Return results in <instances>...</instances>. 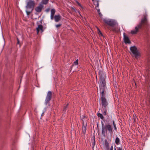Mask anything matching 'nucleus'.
Wrapping results in <instances>:
<instances>
[{"label":"nucleus","instance_id":"1","mask_svg":"<svg viewBox=\"0 0 150 150\" xmlns=\"http://www.w3.org/2000/svg\"><path fill=\"white\" fill-rule=\"evenodd\" d=\"M149 27L146 15H144V17L141 20V22L135 28V30H131V33L132 34H136L139 32L140 30H143L144 29H148Z\"/></svg>","mask_w":150,"mask_h":150},{"label":"nucleus","instance_id":"2","mask_svg":"<svg viewBox=\"0 0 150 150\" xmlns=\"http://www.w3.org/2000/svg\"><path fill=\"white\" fill-rule=\"evenodd\" d=\"M97 71L99 73L100 76V91L101 93L100 99L105 98V88H106V83L104 78V75L103 73L102 69H98Z\"/></svg>","mask_w":150,"mask_h":150},{"label":"nucleus","instance_id":"3","mask_svg":"<svg viewBox=\"0 0 150 150\" xmlns=\"http://www.w3.org/2000/svg\"><path fill=\"white\" fill-rule=\"evenodd\" d=\"M102 125V134L103 135L105 136L106 134L107 133L108 131V132L109 133H110L111 135L113 133V128L111 125L108 124L105 125H104L103 122L101 121V122Z\"/></svg>","mask_w":150,"mask_h":150},{"label":"nucleus","instance_id":"4","mask_svg":"<svg viewBox=\"0 0 150 150\" xmlns=\"http://www.w3.org/2000/svg\"><path fill=\"white\" fill-rule=\"evenodd\" d=\"M103 21L107 25V27L108 30L113 31L115 30V28L114 27L116 25L117 23L115 20L111 19H104Z\"/></svg>","mask_w":150,"mask_h":150},{"label":"nucleus","instance_id":"5","mask_svg":"<svg viewBox=\"0 0 150 150\" xmlns=\"http://www.w3.org/2000/svg\"><path fill=\"white\" fill-rule=\"evenodd\" d=\"M130 50L136 59H137L140 57L141 54L137 50V48L135 46L131 47Z\"/></svg>","mask_w":150,"mask_h":150},{"label":"nucleus","instance_id":"6","mask_svg":"<svg viewBox=\"0 0 150 150\" xmlns=\"http://www.w3.org/2000/svg\"><path fill=\"white\" fill-rule=\"evenodd\" d=\"M35 6V3L34 1L32 0H29L27 3L26 8L27 9H31L32 11H33Z\"/></svg>","mask_w":150,"mask_h":150},{"label":"nucleus","instance_id":"7","mask_svg":"<svg viewBox=\"0 0 150 150\" xmlns=\"http://www.w3.org/2000/svg\"><path fill=\"white\" fill-rule=\"evenodd\" d=\"M52 92L51 91H49L47 93L45 100V104L46 105H47L49 103L50 101L52 99Z\"/></svg>","mask_w":150,"mask_h":150},{"label":"nucleus","instance_id":"8","mask_svg":"<svg viewBox=\"0 0 150 150\" xmlns=\"http://www.w3.org/2000/svg\"><path fill=\"white\" fill-rule=\"evenodd\" d=\"M102 106L103 108H105L108 105V102L105 98L100 99Z\"/></svg>","mask_w":150,"mask_h":150},{"label":"nucleus","instance_id":"9","mask_svg":"<svg viewBox=\"0 0 150 150\" xmlns=\"http://www.w3.org/2000/svg\"><path fill=\"white\" fill-rule=\"evenodd\" d=\"M123 36L124 40L125 43L126 44H130L131 43V41H130L129 37L127 36L126 35L125 33H124Z\"/></svg>","mask_w":150,"mask_h":150},{"label":"nucleus","instance_id":"10","mask_svg":"<svg viewBox=\"0 0 150 150\" xmlns=\"http://www.w3.org/2000/svg\"><path fill=\"white\" fill-rule=\"evenodd\" d=\"M43 6L41 4H40L39 6L36 7L35 8V11L38 13L40 12L42 9Z\"/></svg>","mask_w":150,"mask_h":150},{"label":"nucleus","instance_id":"11","mask_svg":"<svg viewBox=\"0 0 150 150\" xmlns=\"http://www.w3.org/2000/svg\"><path fill=\"white\" fill-rule=\"evenodd\" d=\"M43 26L42 25H38V27L36 28V31L37 34H38L40 30L41 31V33L43 31Z\"/></svg>","mask_w":150,"mask_h":150},{"label":"nucleus","instance_id":"12","mask_svg":"<svg viewBox=\"0 0 150 150\" xmlns=\"http://www.w3.org/2000/svg\"><path fill=\"white\" fill-rule=\"evenodd\" d=\"M82 124L83 126L82 127V133H83L84 134H86V130L87 123H86V124L85 125L84 124V121L83 120Z\"/></svg>","mask_w":150,"mask_h":150},{"label":"nucleus","instance_id":"13","mask_svg":"<svg viewBox=\"0 0 150 150\" xmlns=\"http://www.w3.org/2000/svg\"><path fill=\"white\" fill-rule=\"evenodd\" d=\"M61 18V16L59 15H55L54 16V19L56 22H58L60 21Z\"/></svg>","mask_w":150,"mask_h":150},{"label":"nucleus","instance_id":"14","mask_svg":"<svg viewBox=\"0 0 150 150\" xmlns=\"http://www.w3.org/2000/svg\"><path fill=\"white\" fill-rule=\"evenodd\" d=\"M104 144L106 148V150H109V143L107 139L105 140Z\"/></svg>","mask_w":150,"mask_h":150},{"label":"nucleus","instance_id":"15","mask_svg":"<svg viewBox=\"0 0 150 150\" xmlns=\"http://www.w3.org/2000/svg\"><path fill=\"white\" fill-rule=\"evenodd\" d=\"M16 39L17 40V42L16 43V45H19V47H20L22 44V43L21 42H20L19 38L18 37H16Z\"/></svg>","mask_w":150,"mask_h":150},{"label":"nucleus","instance_id":"16","mask_svg":"<svg viewBox=\"0 0 150 150\" xmlns=\"http://www.w3.org/2000/svg\"><path fill=\"white\" fill-rule=\"evenodd\" d=\"M98 0H95L94 1V4L96 6V8L99 6V2Z\"/></svg>","mask_w":150,"mask_h":150},{"label":"nucleus","instance_id":"17","mask_svg":"<svg viewBox=\"0 0 150 150\" xmlns=\"http://www.w3.org/2000/svg\"><path fill=\"white\" fill-rule=\"evenodd\" d=\"M97 116L98 117H100L101 119L103 120H104V117L102 114H101L100 113H98L97 114Z\"/></svg>","mask_w":150,"mask_h":150},{"label":"nucleus","instance_id":"18","mask_svg":"<svg viewBox=\"0 0 150 150\" xmlns=\"http://www.w3.org/2000/svg\"><path fill=\"white\" fill-rule=\"evenodd\" d=\"M120 140L119 139L118 137H116L115 140V143L117 145H118L120 144Z\"/></svg>","mask_w":150,"mask_h":150},{"label":"nucleus","instance_id":"19","mask_svg":"<svg viewBox=\"0 0 150 150\" xmlns=\"http://www.w3.org/2000/svg\"><path fill=\"white\" fill-rule=\"evenodd\" d=\"M97 30H98V34L102 36H103V35L102 34V32L100 30L99 28L98 27H97Z\"/></svg>","mask_w":150,"mask_h":150},{"label":"nucleus","instance_id":"20","mask_svg":"<svg viewBox=\"0 0 150 150\" xmlns=\"http://www.w3.org/2000/svg\"><path fill=\"white\" fill-rule=\"evenodd\" d=\"M51 15L54 16L55 12V10L54 9H52L51 11Z\"/></svg>","mask_w":150,"mask_h":150},{"label":"nucleus","instance_id":"21","mask_svg":"<svg viewBox=\"0 0 150 150\" xmlns=\"http://www.w3.org/2000/svg\"><path fill=\"white\" fill-rule=\"evenodd\" d=\"M48 0H42V3L43 4H47L48 2Z\"/></svg>","mask_w":150,"mask_h":150},{"label":"nucleus","instance_id":"22","mask_svg":"<svg viewBox=\"0 0 150 150\" xmlns=\"http://www.w3.org/2000/svg\"><path fill=\"white\" fill-rule=\"evenodd\" d=\"M112 124L113 125L115 130V131H117L116 126V124L115 123L114 121L113 120H112Z\"/></svg>","mask_w":150,"mask_h":150},{"label":"nucleus","instance_id":"23","mask_svg":"<svg viewBox=\"0 0 150 150\" xmlns=\"http://www.w3.org/2000/svg\"><path fill=\"white\" fill-rule=\"evenodd\" d=\"M92 148H94L95 145V139L94 136V138L92 140Z\"/></svg>","mask_w":150,"mask_h":150},{"label":"nucleus","instance_id":"24","mask_svg":"<svg viewBox=\"0 0 150 150\" xmlns=\"http://www.w3.org/2000/svg\"><path fill=\"white\" fill-rule=\"evenodd\" d=\"M68 103L64 107L63 110L65 112L67 110V109L68 108Z\"/></svg>","mask_w":150,"mask_h":150},{"label":"nucleus","instance_id":"25","mask_svg":"<svg viewBox=\"0 0 150 150\" xmlns=\"http://www.w3.org/2000/svg\"><path fill=\"white\" fill-rule=\"evenodd\" d=\"M96 10H97V12H98V13L99 16L100 17H101L102 16V14L100 12V9H97V8H96Z\"/></svg>","mask_w":150,"mask_h":150},{"label":"nucleus","instance_id":"26","mask_svg":"<svg viewBox=\"0 0 150 150\" xmlns=\"http://www.w3.org/2000/svg\"><path fill=\"white\" fill-rule=\"evenodd\" d=\"M104 110V111L103 112V114L104 115H106L107 114V108H103Z\"/></svg>","mask_w":150,"mask_h":150},{"label":"nucleus","instance_id":"27","mask_svg":"<svg viewBox=\"0 0 150 150\" xmlns=\"http://www.w3.org/2000/svg\"><path fill=\"white\" fill-rule=\"evenodd\" d=\"M33 11L31 10V11H26V12L27 13V14L28 15H29Z\"/></svg>","mask_w":150,"mask_h":150},{"label":"nucleus","instance_id":"28","mask_svg":"<svg viewBox=\"0 0 150 150\" xmlns=\"http://www.w3.org/2000/svg\"><path fill=\"white\" fill-rule=\"evenodd\" d=\"M74 64L75 65H77L78 64V60L77 59L75 62L74 63Z\"/></svg>","mask_w":150,"mask_h":150},{"label":"nucleus","instance_id":"29","mask_svg":"<svg viewBox=\"0 0 150 150\" xmlns=\"http://www.w3.org/2000/svg\"><path fill=\"white\" fill-rule=\"evenodd\" d=\"M61 25H62V24H59L56 25L55 26L56 28H58L60 27Z\"/></svg>","mask_w":150,"mask_h":150},{"label":"nucleus","instance_id":"30","mask_svg":"<svg viewBox=\"0 0 150 150\" xmlns=\"http://www.w3.org/2000/svg\"><path fill=\"white\" fill-rule=\"evenodd\" d=\"M87 117H86V116H85V115H83V117L81 118V120H82V121H83V119H84V118H86Z\"/></svg>","mask_w":150,"mask_h":150},{"label":"nucleus","instance_id":"31","mask_svg":"<svg viewBox=\"0 0 150 150\" xmlns=\"http://www.w3.org/2000/svg\"><path fill=\"white\" fill-rule=\"evenodd\" d=\"M76 3L78 5V6H79L81 7V8H83L82 6L81 5V4L78 1H77Z\"/></svg>","mask_w":150,"mask_h":150},{"label":"nucleus","instance_id":"32","mask_svg":"<svg viewBox=\"0 0 150 150\" xmlns=\"http://www.w3.org/2000/svg\"><path fill=\"white\" fill-rule=\"evenodd\" d=\"M50 18L51 20H53L54 18V16L51 15Z\"/></svg>","mask_w":150,"mask_h":150},{"label":"nucleus","instance_id":"33","mask_svg":"<svg viewBox=\"0 0 150 150\" xmlns=\"http://www.w3.org/2000/svg\"><path fill=\"white\" fill-rule=\"evenodd\" d=\"M50 8H47V9H46L45 10V11L47 12H49L50 10Z\"/></svg>","mask_w":150,"mask_h":150},{"label":"nucleus","instance_id":"34","mask_svg":"<svg viewBox=\"0 0 150 150\" xmlns=\"http://www.w3.org/2000/svg\"><path fill=\"white\" fill-rule=\"evenodd\" d=\"M133 119H134V122H136V118L134 117V115L133 116Z\"/></svg>","mask_w":150,"mask_h":150},{"label":"nucleus","instance_id":"35","mask_svg":"<svg viewBox=\"0 0 150 150\" xmlns=\"http://www.w3.org/2000/svg\"><path fill=\"white\" fill-rule=\"evenodd\" d=\"M113 148L112 146L111 147V148L110 149V150H113Z\"/></svg>","mask_w":150,"mask_h":150},{"label":"nucleus","instance_id":"36","mask_svg":"<svg viewBox=\"0 0 150 150\" xmlns=\"http://www.w3.org/2000/svg\"><path fill=\"white\" fill-rule=\"evenodd\" d=\"M118 150H122V148L121 147H119L118 149Z\"/></svg>","mask_w":150,"mask_h":150},{"label":"nucleus","instance_id":"37","mask_svg":"<svg viewBox=\"0 0 150 150\" xmlns=\"http://www.w3.org/2000/svg\"><path fill=\"white\" fill-rule=\"evenodd\" d=\"M44 112H43L41 114V116H43L44 115Z\"/></svg>","mask_w":150,"mask_h":150},{"label":"nucleus","instance_id":"38","mask_svg":"<svg viewBox=\"0 0 150 150\" xmlns=\"http://www.w3.org/2000/svg\"><path fill=\"white\" fill-rule=\"evenodd\" d=\"M115 147L114 148V150H116V145H115Z\"/></svg>","mask_w":150,"mask_h":150},{"label":"nucleus","instance_id":"39","mask_svg":"<svg viewBox=\"0 0 150 150\" xmlns=\"http://www.w3.org/2000/svg\"><path fill=\"white\" fill-rule=\"evenodd\" d=\"M96 78L97 79V73H96Z\"/></svg>","mask_w":150,"mask_h":150},{"label":"nucleus","instance_id":"40","mask_svg":"<svg viewBox=\"0 0 150 150\" xmlns=\"http://www.w3.org/2000/svg\"><path fill=\"white\" fill-rule=\"evenodd\" d=\"M72 9L73 10H74V11H75V9L74 8H72Z\"/></svg>","mask_w":150,"mask_h":150},{"label":"nucleus","instance_id":"41","mask_svg":"<svg viewBox=\"0 0 150 150\" xmlns=\"http://www.w3.org/2000/svg\"><path fill=\"white\" fill-rule=\"evenodd\" d=\"M42 20H41V21H40V22L41 23H42Z\"/></svg>","mask_w":150,"mask_h":150},{"label":"nucleus","instance_id":"42","mask_svg":"<svg viewBox=\"0 0 150 150\" xmlns=\"http://www.w3.org/2000/svg\"><path fill=\"white\" fill-rule=\"evenodd\" d=\"M93 1H94V0H92Z\"/></svg>","mask_w":150,"mask_h":150},{"label":"nucleus","instance_id":"43","mask_svg":"<svg viewBox=\"0 0 150 150\" xmlns=\"http://www.w3.org/2000/svg\"><path fill=\"white\" fill-rule=\"evenodd\" d=\"M135 83V84L136 85V83Z\"/></svg>","mask_w":150,"mask_h":150}]
</instances>
